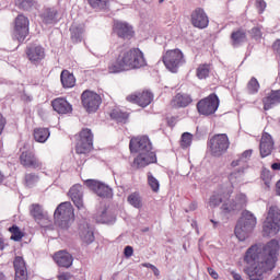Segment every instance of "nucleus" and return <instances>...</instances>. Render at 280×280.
<instances>
[{
	"label": "nucleus",
	"instance_id": "nucleus-52",
	"mask_svg": "<svg viewBox=\"0 0 280 280\" xmlns=\"http://www.w3.org/2000/svg\"><path fill=\"white\" fill-rule=\"evenodd\" d=\"M58 280H71V273L63 272V273L58 276Z\"/></svg>",
	"mask_w": 280,
	"mask_h": 280
},
{
	"label": "nucleus",
	"instance_id": "nucleus-47",
	"mask_svg": "<svg viewBox=\"0 0 280 280\" xmlns=\"http://www.w3.org/2000/svg\"><path fill=\"white\" fill-rule=\"evenodd\" d=\"M271 178H272V174L270 173V171L267 168H264L261 171V179L264 180L265 185H267V187L270 186Z\"/></svg>",
	"mask_w": 280,
	"mask_h": 280
},
{
	"label": "nucleus",
	"instance_id": "nucleus-50",
	"mask_svg": "<svg viewBox=\"0 0 280 280\" xmlns=\"http://www.w3.org/2000/svg\"><path fill=\"white\" fill-rule=\"evenodd\" d=\"M135 249L132 248V246H126L124 249V255L125 257L130 258L131 255H133Z\"/></svg>",
	"mask_w": 280,
	"mask_h": 280
},
{
	"label": "nucleus",
	"instance_id": "nucleus-17",
	"mask_svg": "<svg viewBox=\"0 0 280 280\" xmlns=\"http://www.w3.org/2000/svg\"><path fill=\"white\" fill-rule=\"evenodd\" d=\"M191 24L199 30H205V27L209 25V18L207 16V13H205V9L197 8L192 11Z\"/></svg>",
	"mask_w": 280,
	"mask_h": 280
},
{
	"label": "nucleus",
	"instance_id": "nucleus-1",
	"mask_svg": "<svg viewBox=\"0 0 280 280\" xmlns=\"http://www.w3.org/2000/svg\"><path fill=\"white\" fill-rule=\"evenodd\" d=\"M279 241L271 240L262 248L252 246L247 249L244 260L249 267L245 269L250 280H264V275L270 272L277 264Z\"/></svg>",
	"mask_w": 280,
	"mask_h": 280
},
{
	"label": "nucleus",
	"instance_id": "nucleus-59",
	"mask_svg": "<svg viewBox=\"0 0 280 280\" xmlns=\"http://www.w3.org/2000/svg\"><path fill=\"white\" fill-rule=\"evenodd\" d=\"M241 162H242V159L233 161L232 162V167H237V165H240Z\"/></svg>",
	"mask_w": 280,
	"mask_h": 280
},
{
	"label": "nucleus",
	"instance_id": "nucleus-6",
	"mask_svg": "<svg viewBox=\"0 0 280 280\" xmlns=\"http://www.w3.org/2000/svg\"><path fill=\"white\" fill-rule=\"evenodd\" d=\"M54 218L57 226L68 229L71 220H73V207H71V202L60 203L55 210Z\"/></svg>",
	"mask_w": 280,
	"mask_h": 280
},
{
	"label": "nucleus",
	"instance_id": "nucleus-45",
	"mask_svg": "<svg viewBox=\"0 0 280 280\" xmlns=\"http://www.w3.org/2000/svg\"><path fill=\"white\" fill-rule=\"evenodd\" d=\"M194 136L189 132H184L182 135V148H189L191 145V140Z\"/></svg>",
	"mask_w": 280,
	"mask_h": 280
},
{
	"label": "nucleus",
	"instance_id": "nucleus-21",
	"mask_svg": "<svg viewBox=\"0 0 280 280\" xmlns=\"http://www.w3.org/2000/svg\"><path fill=\"white\" fill-rule=\"evenodd\" d=\"M15 279L14 280H27V266L25 260L21 256H16L13 261Z\"/></svg>",
	"mask_w": 280,
	"mask_h": 280
},
{
	"label": "nucleus",
	"instance_id": "nucleus-34",
	"mask_svg": "<svg viewBox=\"0 0 280 280\" xmlns=\"http://www.w3.org/2000/svg\"><path fill=\"white\" fill-rule=\"evenodd\" d=\"M15 5L20 10H25L26 12H30V10H34L36 8V1L34 0H16Z\"/></svg>",
	"mask_w": 280,
	"mask_h": 280
},
{
	"label": "nucleus",
	"instance_id": "nucleus-12",
	"mask_svg": "<svg viewBox=\"0 0 280 280\" xmlns=\"http://www.w3.org/2000/svg\"><path fill=\"white\" fill-rule=\"evenodd\" d=\"M30 34V20L25 15L20 14L15 19L14 36L19 43H23Z\"/></svg>",
	"mask_w": 280,
	"mask_h": 280
},
{
	"label": "nucleus",
	"instance_id": "nucleus-60",
	"mask_svg": "<svg viewBox=\"0 0 280 280\" xmlns=\"http://www.w3.org/2000/svg\"><path fill=\"white\" fill-rule=\"evenodd\" d=\"M142 266L144 267V268H153V266L154 265H152V264H150V262H144V264H142Z\"/></svg>",
	"mask_w": 280,
	"mask_h": 280
},
{
	"label": "nucleus",
	"instance_id": "nucleus-11",
	"mask_svg": "<svg viewBox=\"0 0 280 280\" xmlns=\"http://www.w3.org/2000/svg\"><path fill=\"white\" fill-rule=\"evenodd\" d=\"M93 150V132L86 128L80 132V139L75 145L77 154H86Z\"/></svg>",
	"mask_w": 280,
	"mask_h": 280
},
{
	"label": "nucleus",
	"instance_id": "nucleus-64",
	"mask_svg": "<svg viewBox=\"0 0 280 280\" xmlns=\"http://www.w3.org/2000/svg\"><path fill=\"white\" fill-rule=\"evenodd\" d=\"M0 183H3V173L0 172Z\"/></svg>",
	"mask_w": 280,
	"mask_h": 280
},
{
	"label": "nucleus",
	"instance_id": "nucleus-18",
	"mask_svg": "<svg viewBox=\"0 0 280 280\" xmlns=\"http://www.w3.org/2000/svg\"><path fill=\"white\" fill-rule=\"evenodd\" d=\"M152 100H154V95L151 92H142L140 94H131L127 96V102H132L133 104H138V106H142V108H145V106H150L152 104Z\"/></svg>",
	"mask_w": 280,
	"mask_h": 280
},
{
	"label": "nucleus",
	"instance_id": "nucleus-13",
	"mask_svg": "<svg viewBox=\"0 0 280 280\" xmlns=\"http://www.w3.org/2000/svg\"><path fill=\"white\" fill-rule=\"evenodd\" d=\"M84 185L89 187L94 194L98 195L100 198H110L113 196V189L108 187L106 184L101 183L95 179H86L84 182Z\"/></svg>",
	"mask_w": 280,
	"mask_h": 280
},
{
	"label": "nucleus",
	"instance_id": "nucleus-28",
	"mask_svg": "<svg viewBox=\"0 0 280 280\" xmlns=\"http://www.w3.org/2000/svg\"><path fill=\"white\" fill-rule=\"evenodd\" d=\"M191 103V96L188 94H180L174 96V98L171 102V105L173 108H186L188 104Z\"/></svg>",
	"mask_w": 280,
	"mask_h": 280
},
{
	"label": "nucleus",
	"instance_id": "nucleus-27",
	"mask_svg": "<svg viewBox=\"0 0 280 280\" xmlns=\"http://www.w3.org/2000/svg\"><path fill=\"white\" fill-rule=\"evenodd\" d=\"M264 109L270 110L276 104H280V90L271 91L266 97L262 98Z\"/></svg>",
	"mask_w": 280,
	"mask_h": 280
},
{
	"label": "nucleus",
	"instance_id": "nucleus-56",
	"mask_svg": "<svg viewBox=\"0 0 280 280\" xmlns=\"http://www.w3.org/2000/svg\"><path fill=\"white\" fill-rule=\"evenodd\" d=\"M271 170H273V171H276V172H279V170H280V163H273L272 165H271Z\"/></svg>",
	"mask_w": 280,
	"mask_h": 280
},
{
	"label": "nucleus",
	"instance_id": "nucleus-42",
	"mask_svg": "<svg viewBox=\"0 0 280 280\" xmlns=\"http://www.w3.org/2000/svg\"><path fill=\"white\" fill-rule=\"evenodd\" d=\"M247 91L252 95L257 93L259 91V81H257L255 78H252L247 84Z\"/></svg>",
	"mask_w": 280,
	"mask_h": 280
},
{
	"label": "nucleus",
	"instance_id": "nucleus-29",
	"mask_svg": "<svg viewBox=\"0 0 280 280\" xmlns=\"http://www.w3.org/2000/svg\"><path fill=\"white\" fill-rule=\"evenodd\" d=\"M40 16L43 23L46 25H51L58 22V10L51 8L45 9Z\"/></svg>",
	"mask_w": 280,
	"mask_h": 280
},
{
	"label": "nucleus",
	"instance_id": "nucleus-57",
	"mask_svg": "<svg viewBox=\"0 0 280 280\" xmlns=\"http://www.w3.org/2000/svg\"><path fill=\"white\" fill-rule=\"evenodd\" d=\"M152 272L154 273L155 277H159V275H161V272L159 271V268H156V266H153L151 268Z\"/></svg>",
	"mask_w": 280,
	"mask_h": 280
},
{
	"label": "nucleus",
	"instance_id": "nucleus-2",
	"mask_svg": "<svg viewBox=\"0 0 280 280\" xmlns=\"http://www.w3.org/2000/svg\"><path fill=\"white\" fill-rule=\"evenodd\" d=\"M129 150L131 153H138L132 163V167H136V170L156 163V153L152 152V142H150L148 136L132 138L129 142Z\"/></svg>",
	"mask_w": 280,
	"mask_h": 280
},
{
	"label": "nucleus",
	"instance_id": "nucleus-19",
	"mask_svg": "<svg viewBox=\"0 0 280 280\" xmlns=\"http://www.w3.org/2000/svg\"><path fill=\"white\" fill-rule=\"evenodd\" d=\"M54 261L60 268H71L73 266V256L67 250H59L54 255Z\"/></svg>",
	"mask_w": 280,
	"mask_h": 280
},
{
	"label": "nucleus",
	"instance_id": "nucleus-54",
	"mask_svg": "<svg viewBox=\"0 0 280 280\" xmlns=\"http://www.w3.org/2000/svg\"><path fill=\"white\" fill-rule=\"evenodd\" d=\"M208 273L210 275V277H212V279H218L219 278L218 272L214 271V269L211 268V267L208 268Z\"/></svg>",
	"mask_w": 280,
	"mask_h": 280
},
{
	"label": "nucleus",
	"instance_id": "nucleus-58",
	"mask_svg": "<svg viewBox=\"0 0 280 280\" xmlns=\"http://www.w3.org/2000/svg\"><path fill=\"white\" fill-rule=\"evenodd\" d=\"M276 192L278 196H280V180H278L276 184Z\"/></svg>",
	"mask_w": 280,
	"mask_h": 280
},
{
	"label": "nucleus",
	"instance_id": "nucleus-44",
	"mask_svg": "<svg viewBox=\"0 0 280 280\" xmlns=\"http://www.w3.org/2000/svg\"><path fill=\"white\" fill-rule=\"evenodd\" d=\"M91 8L104 10L106 8V3H108V0H88Z\"/></svg>",
	"mask_w": 280,
	"mask_h": 280
},
{
	"label": "nucleus",
	"instance_id": "nucleus-51",
	"mask_svg": "<svg viewBox=\"0 0 280 280\" xmlns=\"http://www.w3.org/2000/svg\"><path fill=\"white\" fill-rule=\"evenodd\" d=\"M272 49H273L275 54H277V56H280V39H277L273 43Z\"/></svg>",
	"mask_w": 280,
	"mask_h": 280
},
{
	"label": "nucleus",
	"instance_id": "nucleus-30",
	"mask_svg": "<svg viewBox=\"0 0 280 280\" xmlns=\"http://www.w3.org/2000/svg\"><path fill=\"white\" fill-rule=\"evenodd\" d=\"M63 89H73L75 86V77L69 70H63L60 75Z\"/></svg>",
	"mask_w": 280,
	"mask_h": 280
},
{
	"label": "nucleus",
	"instance_id": "nucleus-7",
	"mask_svg": "<svg viewBox=\"0 0 280 280\" xmlns=\"http://www.w3.org/2000/svg\"><path fill=\"white\" fill-rule=\"evenodd\" d=\"M231 142L226 133L214 135L208 142L209 152L212 156L220 158L229 150Z\"/></svg>",
	"mask_w": 280,
	"mask_h": 280
},
{
	"label": "nucleus",
	"instance_id": "nucleus-36",
	"mask_svg": "<svg viewBox=\"0 0 280 280\" xmlns=\"http://www.w3.org/2000/svg\"><path fill=\"white\" fill-rule=\"evenodd\" d=\"M231 38L233 42V46L236 47V45H242V43L246 40V33L244 31L233 32Z\"/></svg>",
	"mask_w": 280,
	"mask_h": 280
},
{
	"label": "nucleus",
	"instance_id": "nucleus-15",
	"mask_svg": "<svg viewBox=\"0 0 280 280\" xmlns=\"http://www.w3.org/2000/svg\"><path fill=\"white\" fill-rule=\"evenodd\" d=\"M259 150L262 159H266V156H270V154H272V150H275V140H272V136H270V133L266 131L262 132Z\"/></svg>",
	"mask_w": 280,
	"mask_h": 280
},
{
	"label": "nucleus",
	"instance_id": "nucleus-4",
	"mask_svg": "<svg viewBox=\"0 0 280 280\" xmlns=\"http://www.w3.org/2000/svg\"><path fill=\"white\" fill-rule=\"evenodd\" d=\"M255 226H257V218H255V214L248 210L243 211L234 229L237 240H240V242L247 240L248 235L255 230Z\"/></svg>",
	"mask_w": 280,
	"mask_h": 280
},
{
	"label": "nucleus",
	"instance_id": "nucleus-41",
	"mask_svg": "<svg viewBox=\"0 0 280 280\" xmlns=\"http://www.w3.org/2000/svg\"><path fill=\"white\" fill-rule=\"evenodd\" d=\"M9 231L10 233H12L11 240H13L14 242H20V240H23V233L21 232L19 226L12 225Z\"/></svg>",
	"mask_w": 280,
	"mask_h": 280
},
{
	"label": "nucleus",
	"instance_id": "nucleus-3",
	"mask_svg": "<svg viewBox=\"0 0 280 280\" xmlns=\"http://www.w3.org/2000/svg\"><path fill=\"white\" fill-rule=\"evenodd\" d=\"M145 67V58L139 48L124 50L119 54L115 63L109 67V73H121L130 69H141Z\"/></svg>",
	"mask_w": 280,
	"mask_h": 280
},
{
	"label": "nucleus",
	"instance_id": "nucleus-38",
	"mask_svg": "<svg viewBox=\"0 0 280 280\" xmlns=\"http://www.w3.org/2000/svg\"><path fill=\"white\" fill-rule=\"evenodd\" d=\"M148 185L154 191V194H159V189L161 187V184L159 183V179L152 175V173H148Z\"/></svg>",
	"mask_w": 280,
	"mask_h": 280
},
{
	"label": "nucleus",
	"instance_id": "nucleus-46",
	"mask_svg": "<svg viewBox=\"0 0 280 280\" xmlns=\"http://www.w3.org/2000/svg\"><path fill=\"white\" fill-rule=\"evenodd\" d=\"M244 175V171H236L230 174L229 180L232 185H235L237 180H241L242 176Z\"/></svg>",
	"mask_w": 280,
	"mask_h": 280
},
{
	"label": "nucleus",
	"instance_id": "nucleus-53",
	"mask_svg": "<svg viewBox=\"0 0 280 280\" xmlns=\"http://www.w3.org/2000/svg\"><path fill=\"white\" fill-rule=\"evenodd\" d=\"M4 128H5V118H3V115L0 114V135L3 132Z\"/></svg>",
	"mask_w": 280,
	"mask_h": 280
},
{
	"label": "nucleus",
	"instance_id": "nucleus-55",
	"mask_svg": "<svg viewBox=\"0 0 280 280\" xmlns=\"http://www.w3.org/2000/svg\"><path fill=\"white\" fill-rule=\"evenodd\" d=\"M250 156H253V150H246L245 152H243L241 160L250 159Z\"/></svg>",
	"mask_w": 280,
	"mask_h": 280
},
{
	"label": "nucleus",
	"instance_id": "nucleus-5",
	"mask_svg": "<svg viewBox=\"0 0 280 280\" xmlns=\"http://www.w3.org/2000/svg\"><path fill=\"white\" fill-rule=\"evenodd\" d=\"M280 231V209L277 206L269 208L266 221L262 225L265 237H275Z\"/></svg>",
	"mask_w": 280,
	"mask_h": 280
},
{
	"label": "nucleus",
	"instance_id": "nucleus-25",
	"mask_svg": "<svg viewBox=\"0 0 280 280\" xmlns=\"http://www.w3.org/2000/svg\"><path fill=\"white\" fill-rule=\"evenodd\" d=\"M26 55L28 60L36 65L45 59V48L40 46H31L26 49Z\"/></svg>",
	"mask_w": 280,
	"mask_h": 280
},
{
	"label": "nucleus",
	"instance_id": "nucleus-24",
	"mask_svg": "<svg viewBox=\"0 0 280 280\" xmlns=\"http://www.w3.org/2000/svg\"><path fill=\"white\" fill-rule=\"evenodd\" d=\"M31 215L34 218L35 222L40 224V226H46L47 224V214L43 211V207L38 203H33L31 206Z\"/></svg>",
	"mask_w": 280,
	"mask_h": 280
},
{
	"label": "nucleus",
	"instance_id": "nucleus-43",
	"mask_svg": "<svg viewBox=\"0 0 280 280\" xmlns=\"http://www.w3.org/2000/svg\"><path fill=\"white\" fill-rule=\"evenodd\" d=\"M112 119H116V121H126L128 119V113L119 112V110H114L110 114Z\"/></svg>",
	"mask_w": 280,
	"mask_h": 280
},
{
	"label": "nucleus",
	"instance_id": "nucleus-20",
	"mask_svg": "<svg viewBox=\"0 0 280 280\" xmlns=\"http://www.w3.org/2000/svg\"><path fill=\"white\" fill-rule=\"evenodd\" d=\"M69 196L78 209H82V207H84V192L82 191V186L80 184H77L70 188Z\"/></svg>",
	"mask_w": 280,
	"mask_h": 280
},
{
	"label": "nucleus",
	"instance_id": "nucleus-61",
	"mask_svg": "<svg viewBox=\"0 0 280 280\" xmlns=\"http://www.w3.org/2000/svg\"><path fill=\"white\" fill-rule=\"evenodd\" d=\"M5 248V245L3 244V238L0 237V250H3Z\"/></svg>",
	"mask_w": 280,
	"mask_h": 280
},
{
	"label": "nucleus",
	"instance_id": "nucleus-8",
	"mask_svg": "<svg viewBox=\"0 0 280 280\" xmlns=\"http://www.w3.org/2000/svg\"><path fill=\"white\" fill-rule=\"evenodd\" d=\"M81 103L86 113H97L102 105V96L91 90H85L81 94Z\"/></svg>",
	"mask_w": 280,
	"mask_h": 280
},
{
	"label": "nucleus",
	"instance_id": "nucleus-62",
	"mask_svg": "<svg viewBox=\"0 0 280 280\" xmlns=\"http://www.w3.org/2000/svg\"><path fill=\"white\" fill-rule=\"evenodd\" d=\"M0 280H5V275H3V272L0 271Z\"/></svg>",
	"mask_w": 280,
	"mask_h": 280
},
{
	"label": "nucleus",
	"instance_id": "nucleus-49",
	"mask_svg": "<svg viewBox=\"0 0 280 280\" xmlns=\"http://www.w3.org/2000/svg\"><path fill=\"white\" fill-rule=\"evenodd\" d=\"M256 8H257L259 14L264 13V10H266V1L256 0Z\"/></svg>",
	"mask_w": 280,
	"mask_h": 280
},
{
	"label": "nucleus",
	"instance_id": "nucleus-39",
	"mask_svg": "<svg viewBox=\"0 0 280 280\" xmlns=\"http://www.w3.org/2000/svg\"><path fill=\"white\" fill-rule=\"evenodd\" d=\"M128 202L129 205H131V207H135L136 209H141V207H143V205L141 203V197L137 192L129 195Z\"/></svg>",
	"mask_w": 280,
	"mask_h": 280
},
{
	"label": "nucleus",
	"instance_id": "nucleus-23",
	"mask_svg": "<svg viewBox=\"0 0 280 280\" xmlns=\"http://www.w3.org/2000/svg\"><path fill=\"white\" fill-rule=\"evenodd\" d=\"M79 235L82 242H84L85 244H93V242H95L93 229L86 222H83L79 225Z\"/></svg>",
	"mask_w": 280,
	"mask_h": 280
},
{
	"label": "nucleus",
	"instance_id": "nucleus-31",
	"mask_svg": "<svg viewBox=\"0 0 280 280\" xmlns=\"http://www.w3.org/2000/svg\"><path fill=\"white\" fill-rule=\"evenodd\" d=\"M49 129L47 128H37L34 130V139L38 143H45L49 139Z\"/></svg>",
	"mask_w": 280,
	"mask_h": 280
},
{
	"label": "nucleus",
	"instance_id": "nucleus-33",
	"mask_svg": "<svg viewBox=\"0 0 280 280\" xmlns=\"http://www.w3.org/2000/svg\"><path fill=\"white\" fill-rule=\"evenodd\" d=\"M96 222L100 224H113V222H115V218L113 215H108V211L104 209L96 215Z\"/></svg>",
	"mask_w": 280,
	"mask_h": 280
},
{
	"label": "nucleus",
	"instance_id": "nucleus-35",
	"mask_svg": "<svg viewBox=\"0 0 280 280\" xmlns=\"http://www.w3.org/2000/svg\"><path fill=\"white\" fill-rule=\"evenodd\" d=\"M211 72V66L205 63V65H200L197 68V78L199 80H207V78H209V73Z\"/></svg>",
	"mask_w": 280,
	"mask_h": 280
},
{
	"label": "nucleus",
	"instance_id": "nucleus-48",
	"mask_svg": "<svg viewBox=\"0 0 280 280\" xmlns=\"http://www.w3.org/2000/svg\"><path fill=\"white\" fill-rule=\"evenodd\" d=\"M250 36L255 38V40H259V38H261V30H259V27L252 28Z\"/></svg>",
	"mask_w": 280,
	"mask_h": 280
},
{
	"label": "nucleus",
	"instance_id": "nucleus-40",
	"mask_svg": "<svg viewBox=\"0 0 280 280\" xmlns=\"http://www.w3.org/2000/svg\"><path fill=\"white\" fill-rule=\"evenodd\" d=\"M26 187H34L38 180H40V177L35 173H28L24 177Z\"/></svg>",
	"mask_w": 280,
	"mask_h": 280
},
{
	"label": "nucleus",
	"instance_id": "nucleus-10",
	"mask_svg": "<svg viewBox=\"0 0 280 280\" xmlns=\"http://www.w3.org/2000/svg\"><path fill=\"white\" fill-rule=\"evenodd\" d=\"M184 62L185 60L183 59V51L179 49L168 50L163 56V63L168 71H172V73H176V71H178V67H180V65Z\"/></svg>",
	"mask_w": 280,
	"mask_h": 280
},
{
	"label": "nucleus",
	"instance_id": "nucleus-9",
	"mask_svg": "<svg viewBox=\"0 0 280 280\" xmlns=\"http://www.w3.org/2000/svg\"><path fill=\"white\" fill-rule=\"evenodd\" d=\"M220 106V98H218V95L210 94L208 97L202 98L197 103V109L200 115H213L215 110H218Z\"/></svg>",
	"mask_w": 280,
	"mask_h": 280
},
{
	"label": "nucleus",
	"instance_id": "nucleus-14",
	"mask_svg": "<svg viewBox=\"0 0 280 280\" xmlns=\"http://www.w3.org/2000/svg\"><path fill=\"white\" fill-rule=\"evenodd\" d=\"M246 195L238 194L232 201L223 203L221 209L224 213H232V211H242V209L246 207Z\"/></svg>",
	"mask_w": 280,
	"mask_h": 280
},
{
	"label": "nucleus",
	"instance_id": "nucleus-16",
	"mask_svg": "<svg viewBox=\"0 0 280 280\" xmlns=\"http://www.w3.org/2000/svg\"><path fill=\"white\" fill-rule=\"evenodd\" d=\"M20 163L24 167H31L32 170H38L43 167V163L34 155L32 151H24L20 155Z\"/></svg>",
	"mask_w": 280,
	"mask_h": 280
},
{
	"label": "nucleus",
	"instance_id": "nucleus-37",
	"mask_svg": "<svg viewBox=\"0 0 280 280\" xmlns=\"http://www.w3.org/2000/svg\"><path fill=\"white\" fill-rule=\"evenodd\" d=\"M222 202V194L213 192L208 201V206L210 209H215V207H220V203Z\"/></svg>",
	"mask_w": 280,
	"mask_h": 280
},
{
	"label": "nucleus",
	"instance_id": "nucleus-22",
	"mask_svg": "<svg viewBox=\"0 0 280 280\" xmlns=\"http://www.w3.org/2000/svg\"><path fill=\"white\" fill-rule=\"evenodd\" d=\"M51 106L54 108V110L56 113H58L59 115H67L69 113L73 112V107L71 106V104H69L65 98L59 97V98H55L51 102Z\"/></svg>",
	"mask_w": 280,
	"mask_h": 280
},
{
	"label": "nucleus",
	"instance_id": "nucleus-32",
	"mask_svg": "<svg viewBox=\"0 0 280 280\" xmlns=\"http://www.w3.org/2000/svg\"><path fill=\"white\" fill-rule=\"evenodd\" d=\"M71 38L73 43H81L82 42V34H84V28L82 26L72 25L70 27Z\"/></svg>",
	"mask_w": 280,
	"mask_h": 280
},
{
	"label": "nucleus",
	"instance_id": "nucleus-63",
	"mask_svg": "<svg viewBox=\"0 0 280 280\" xmlns=\"http://www.w3.org/2000/svg\"><path fill=\"white\" fill-rule=\"evenodd\" d=\"M210 222H212V224L214 225V229L215 226H218V222H215L213 219H211Z\"/></svg>",
	"mask_w": 280,
	"mask_h": 280
},
{
	"label": "nucleus",
	"instance_id": "nucleus-26",
	"mask_svg": "<svg viewBox=\"0 0 280 280\" xmlns=\"http://www.w3.org/2000/svg\"><path fill=\"white\" fill-rule=\"evenodd\" d=\"M114 30H115L117 36H119V38L130 39L132 34H135L132 32V26H130V25H128V23H124V22H116L114 24Z\"/></svg>",
	"mask_w": 280,
	"mask_h": 280
}]
</instances>
